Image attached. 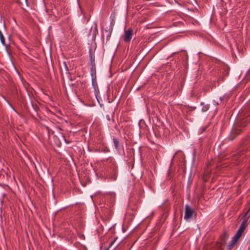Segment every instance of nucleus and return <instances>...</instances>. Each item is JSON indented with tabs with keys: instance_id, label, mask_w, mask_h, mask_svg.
<instances>
[{
	"instance_id": "1",
	"label": "nucleus",
	"mask_w": 250,
	"mask_h": 250,
	"mask_svg": "<svg viewBox=\"0 0 250 250\" xmlns=\"http://www.w3.org/2000/svg\"><path fill=\"white\" fill-rule=\"evenodd\" d=\"M109 178L112 181H115L117 178V167L113 163L109 170Z\"/></svg>"
},
{
	"instance_id": "2",
	"label": "nucleus",
	"mask_w": 250,
	"mask_h": 250,
	"mask_svg": "<svg viewBox=\"0 0 250 250\" xmlns=\"http://www.w3.org/2000/svg\"><path fill=\"white\" fill-rule=\"evenodd\" d=\"M185 212L184 219L186 221H188L191 218V217L194 213V210L191 208L188 205H186L185 206Z\"/></svg>"
},
{
	"instance_id": "3",
	"label": "nucleus",
	"mask_w": 250,
	"mask_h": 250,
	"mask_svg": "<svg viewBox=\"0 0 250 250\" xmlns=\"http://www.w3.org/2000/svg\"><path fill=\"white\" fill-rule=\"evenodd\" d=\"M133 35V30L132 28H129L127 30L125 31V36L124 40L125 42H129Z\"/></svg>"
},
{
	"instance_id": "4",
	"label": "nucleus",
	"mask_w": 250,
	"mask_h": 250,
	"mask_svg": "<svg viewBox=\"0 0 250 250\" xmlns=\"http://www.w3.org/2000/svg\"><path fill=\"white\" fill-rule=\"evenodd\" d=\"M248 225H245L242 223H241L238 229L237 230L236 233L234 235L236 237L240 239L241 236H242L243 232L245 230L246 228H247Z\"/></svg>"
},
{
	"instance_id": "5",
	"label": "nucleus",
	"mask_w": 250,
	"mask_h": 250,
	"mask_svg": "<svg viewBox=\"0 0 250 250\" xmlns=\"http://www.w3.org/2000/svg\"><path fill=\"white\" fill-rule=\"evenodd\" d=\"M241 132V130L238 128H233L228 137V139L232 141Z\"/></svg>"
},
{
	"instance_id": "6",
	"label": "nucleus",
	"mask_w": 250,
	"mask_h": 250,
	"mask_svg": "<svg viewBox=\"0 0 250 250\" xmlns=\"http://www.w3.org/2000/svg\"><path fill=\"white\" fill-rule=\"evenodd\" d=\"M239 239L236 237L235 236H233L232 238V239L230 242V244H229L227 246V249L228 250H231L235 246V245L238 242Z\"/></svg>"
},
{
	"instance_id": "7",
	"label": "nucleus",
	"mask_w": 250,
	"mask_h": 250,
	"mask_svg": "<svg viewBox=\"0 0 250 250\" xmlns=\"http://www.w3.org/2000/svg\"><path fill=\"white\" fill-rule=\"evenodd\" d=\"M250 211V209L243 215L242 217V221L241 223L248 225L247 222L249 219L250 215L249 214V212Z\"/></svg>"
},
{
	"instance_id": "8",
	"label": "nucleus",
	"mask_w": 250,
	"mask_h": 250,
	"mask_svg": "<svg viewBox=\"0 0 250 250\" xmlns=\"http://www.w3.org/2000/svg\"><path fill=\"white\" fill-rule=\"evenodd\" d=\"M89 63L90 65H95V55L94 54L92 53L91 52H90L89 54Z\"/></svg>"
},
{
	"instance_id": "9",
	"label": "nucleus",
	"mask_w": 250,
	"mask_h": 250,
	"mask_svg": "<svg viewBox=\"0 0 250 250\" xmlns=\"http://www.w3.org/2000/svg\"><path fill=\"white\" fill-rule=\"evenodd\" d=\"M90 74L92 77L96 75V66L95 65H91Z\"/></svg>"
},
{
	"instance_id": "10",
	"label": "nucleus",
	"mask_w": 250,
	"mask_h": 250,
	"mask_svg": "<svg viewBox=\"0 0 250 250\" xmlns=\"http://www.w3.org/2000/svg\"><path fill=\"white\" fill-rule=\"evenodd\" d=\"M114 146L118 151L119 150V141L118 139L117 138H113V139Z\"/></svg>"
},
{
	"instance_id": "11",
	"label": "nucleus",
	"mask_w": 250,
	"mask_h": 250,
	"mask_svg": "<svg viewBox=\"0 0 250 250\" xmlns=\"http://www.w3.org/2000/svg\"><path fill=\"white\" fill-rule=\"evenodd\" d=\"M0 42L1 43L4 45V46H6L7 45L5 43V38H4V37L1 32V31L0 30Z\"/></svg>"
},
{
	"instance_id": "12",
	"label": "nucleus",
	"mask_w": 250,
	"mask_h": 250,
	"mask_svg": "<svg viewBox=\"0 0 250 250\" xmlns=\"http://www.w3.org/2000/svg\"><path fill=\"white\" fill-rule=\"evenodd\" d=\"M101 152L104 153H108L110 152V149L106 146H104L101 148Z\"/></svg>"
},
{
	"instance_id": "13",
	"label": "nucleus",
	"mask_w": 250,
	"mask_h": 250,
	"mask_svg": "<svg viewBox=\"0 0 250 250\" xmlns=\"http://www.w3.org/2000/svg\"><path fill=\"white\" fill-rule=\"evenodd\" d=\"M209 108V104H206L203 106L202 108V111L203 112H206L208 110Z\"/></svg>"
},
{
	"instance_id": "14",
	"label": "nucleus",
	"mask_w": 250,
	"mask_h": 250,
	"mask_svg": "<svg viewBox=\"0 0 250 250\" xmlns=\"http://www.w3.org/2000/svg\"><path fill=\"white\" fill-rule=\"evenodd\" d=\"M249 116H250V111H249V110L248 109L245 112L244 115V117H247Z\"/></svg>"
},
{
	"instance_id": "15",
	"label": "nucleus",
	"mask_w": 250,
	"mask_h": 250,
	"mask_svg": "<svg viewBox=\"0 0 250 250\" xmlns=\"http://www.w3.org/2000/svg\"><path fill=\"white\" fill-rule=\"evenodd\" d=\"M115 240H114V241H112L111 242H110L109 243V246L105 250H108V249L112 246V245L114 244V243L115 242Z\"/></svg>"
},
{
	"instance_id": "16",
	"label": "nucleus",
	"mask_w": 250,
	"mask_h": 250,
	"mask_svg": "<svg viewBox=\"0 0 250 250\" xmlns=\"http://www.w3.org/2000/svg\"><path fill=\"white\" fill-rule=\"evenodd\" d=\"M111 36V32H110L107 35V40L109 39Z\"/></svg>"
},
{
	"instance_id": "17",
	"label": "nucleus",
	"mask_w": 250,
	"mask_h": 250,
	"mask_svg": "<svg viewBox=\"0 0 250 250\" xmlns=\"http://www.w3.org/2000/svg\"><path fill=\"white\" fill-rule=\"evenodd\" d=\"M106 118L109 121L110 120V117H109V115H106Z\"/></svg>"
},
{
	"instance_id": "18",
	"label": "nucleus",
	"mask_w": 250,
	"mask_h": 250,
	"mask_svg": "<svg viewBox=\"0 0 250 250\" xmlns=\"http://www.w3.org/2000/svg\"><path fill=\"white\" fill-rule=\"evenodd\" d=\"M25 0L26 6H27L28 5L27 0Z\"/></svg>"
},
{
	"instance_id": "19",
	"label": "nucleus",
	"mask_w": 250,
	"mask_h": 250,
	"mask_svg": "<svg viewBox=\"0 0 250 250\" xmlns=\"http://www.w3.org/2000/svg\"><path fill=\"white\" fill-rule=\"evenodd\" d=\"M220 99L221 100H223V98H222V97H220Z\"/></svg>"
},
{
	"instance_id": "20",
	"label": "nucleus",
	"mask_w": 250,
	"mask_h": 250,
	"mask_svg": "<svg viewBox=\"0 0 250 250\" xmlns=\"http://www.w3.org/2000/svg\"><path fill=\"white\" fill-rule=\"evenodd\" d=\"M201 105H203V103H202H202H201Z\"/></svg>"
},
{
	"instance_id": "21",
	"label": "nucleus",
	"mask_w": 250,
	"mask_h": 250,
	"mask_svg": "<svg viewBox=\"0 0 250 250\" xmlns=\"http://www.w3.org/2000/svg\"><path fill=\"white\" fill-rule=\"evenodd\" d=\"M240 125L242 126H244V125Z\"/></svg>"
}]
</instances>
